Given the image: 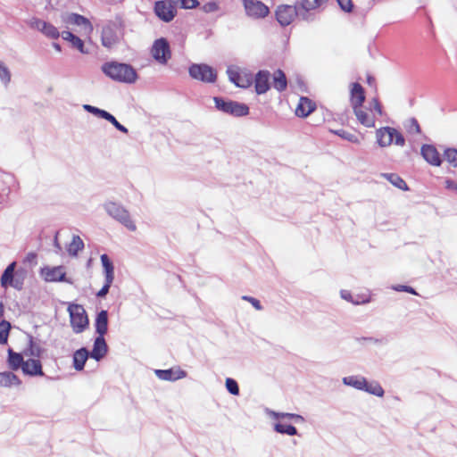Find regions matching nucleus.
<instances>
[{
	"label": "nucleus",
	"mask_w": 457,
	"mask_h": 457,
	"mask_svg": "<svg viewBox=\"0 0 457 457\" xmlns=\"http://www.w3.org/2000/svg\"><path fill=\"white\" fill-rule=\"evenodd\" d=\"M328 0H299L298 7L303 11L310 12L321 8Z\"/></svg>",
	"instance_id": "c85d7f7f"
},
{
	"label": "nucleus",
	"mask_w": 457,
	"mask_h": 457,
	"mask_svg": "<svg viewBox=\"0 0 457 457\" xmlns=\"http://www.w3.org/2000/svg\"><path fill=\"white\" fill-rule=\"evenodd\" d=\"M105 210L110 216L124 225L129 230L135 231L137 227L131 220L129 212L121 205L110 202L105 204Z\"/></svg>",
	"instance_id": "423d86ee"
},
{
	"label": "nucleus",
	"mask_w": 457,
	"mask_h": 457,
	"mask_svg": "<svg viewBox=\"0 0 457 457\" xmlns=\"http://www.w3.org/2000/svg\"><path fill=\"white\" fill-rule=\"evenodd\" d=\"M62 37L64 40L71 42V46L78 49L80 53H86L84 49V43L79 37L75 36L70 31H62Z\"/></svg>",
	"instance_id": "c756f323"
},
{
	"label": "nucleus",
	"mask_w": 457,
	"mask_h": 457,
	"mask_svg": "<svg viewBox=\"0 0 457 457\" xmlns=\"http://www.w3.org/2000/svg\"><path fill=\"white\" fill-rule=\"evenodd\" d=\"M229 80L237 87L247 88L253 84V75L238 67H228L227 71Z\"/></svg>",
	"instance_id": "6e6552de"
},
{
	"label": "nucleus",
	"mask_w": 457,
	"mask_h": 457,
	"mask_svg": "<svg viewBox=\"0 0 457 457\" xmlns=\"http://www.w3.org/2000/svg\"><path fill=\"white\" fill-rule=\"evenodd\" d=\"M330 132L340 137L341 138L345 139V140H347L349 142H352V143H355V144H359L360 143V138L358 137L357 135L353 134V133H351L347 130H345V129H337V130H333V129H330Z\"/></svg>",
	"instance_id": "72a5a7b5"
},
{
	"label": "nucleus",
	"mask_w": 457,
	"mask_h": 457,
	"mask_svg": "<svg viewBox=\"0 0 457 457\" xmlns=\"http://www.w3.org/2000/svg\"><path fill=\"white\" fill-rule=\"evenodd\" d=\"M369 302H370V295H365L361 301H355L354 303L359 304V303H366Z\"/></svg>",
	"instance_id": "bf43d9fd"
},
{
	"label": "nucleus",
	"mask_w": 457,
	"mask_h": 457,
	"mask_svg": "<svg viewBox=\"0 0 457 457\" xmlns=\"http://www.w3.org/2000/svg\"><path fill=\"white\" fill-rule=\"evenodd\" d=\"M278 416L282 417V418L287 417L289 419H300L301 418L300 415L294 414V413H280V414H278Z\"/></svg>",
	"instance_id": "4d7b16f0"
},
{
	"label": "nucleus",
	"mask_w": 457,
	"mask_h": 457,
	"mask_svg": "<svg viewBox=\"0 0 457 457\" xmlns=\"http://www.w3.org/2000/svg\"><path fill=\"white\" fill-rule=\"evenodd\" d=\"M102 71L111 79L120 82L133 83L137 78L135 69L125 63L106 62L102 66Z\"/></svg>",
	"instance_id": "f257e3e1"
},
{
	"label": "nucleus",
	"mask_w": 457,
	"mask_h": 457,
	"mask_svg": "<svg viewBox=\"0 0 457 457\" xmlns=\"http://www.w3.org/2000/svg\"><path fill=\"white\" fill-rule=\"evenodd\" d=\"M107 345L104 337H97L95 340L93 349L89 353L96 361H100L107 353Z\"/></svg>",
	"instance_id": "5701e85b"
},
{
	"label": "nucleus",
	"mask_w": 457,
	"mask_h": 457,
	"mask_svg": "<svg viewBox=\"0 0 457 457\" xmlns=\"http://www.w3.org/2000/svg\"><path fill=\"white\" fill-rule=\"evenodd\" d=\"M296 15V6L294 5H280L276 11L277 20L282 26L289 25Z\"/></svg>",
	"instance_id": "dca6fc26"
},
{
	"label": "nucleus",
	"mask_w": 457,
	"mask_h": 457,
	"mask_svg": "<svg viewBox=\"0 0 457 457\" xmlns=\"http://www.w3.org/2000/svg\"><path fill=\"white\" fill-rule=\"evenodd\" d=\"M376 138L380 147H387L392 144L398 146H403L405 139L403 134L395 128L382 127L376 130Z\"/></svg>",
	"instance_id": "20e7f679"
},
{
	"label": "nucleus",
	"mask_w": 457,
	"mask_h": 457,
	"mask_svg": "<svg viewBox=\"0 0 457 457\" xmlns=\"http://www.w3.org/2000/svg\"><path fill=\"white\" fill-rule=\"evenodd\" d=\"M362 390H365V391L369 392L370 394L374 395L378 397H382L384 395V389L379 385V383L375 382V381L368 382L366 380V386Z\"/></svg>",
	"instance_id": "f704fd0d"
},
{
	"label": "nucleus",
	"mask_w": 457,
	"mask_h": 457,
	"mask_svg": "<svg viewBox=\"0 0 457 457\" xmlns=\"http://www.w3.org/2000/svg\"><path fill=\"white\" fill-rule=\"evenodd\" d=\"M16 262H12L7 266V268L4 270L2 277H1V286L4 288H7L8 287H17L13 284V273L15 270Z\"/></svg>",
	"instance_id": "bb28decb"
},
{
	"label": "nucleus",
	"mask_w": 457,
	"mask_h": 457,
	"mask_svg": "<svg viewBox=\"0 0 457 457\" xmlns=\"http://www.w3.org/2000/svg\"><path fill=\"white\" fill-rule=\"evenodd\" d=\"M0 78L5 82H9L10 79H11V75H10L8 69L1 63H0Z\"/></svg>",
	"instance_id": "09e8293b"
},
{
	"label": "nucleus",
	"mask_w": 457,
	"mask_h": 457,
	"mask_svg": "<svg viewBox=\"0 0 457 457\" xmlns=\"http://www.w3.org/2000/svg\"><path fill=\"white\" fill-rule=\"evenodd\" d=\"M101 262L104 270L105 278L110 280L114 279V268L112 261L109 259L107 254L101 255Z\"/></svg>",
	"instance_id": "7c9ffc66"
},
{
	"label": "nucleus",
	"mask_w": 457,
	"mask_h": 457,
	"mask_svg": "<svg viewBox=\"0 0 457 457\" xmlns=\"http://www.w3.org/2000/svg\"><path fill=\"white\" fill-rule=\"evenodd\" d=\"M30 27L39 30L46 37L52 39H56L60 36L57 28H55L53 24L37 18H33L30 21Z\"/></svg>",
	"instance_id": "2eb2a0df"
},
{
	"label": "nucleus",
	"mask_w": 457,
	"mask_h": 457,
	"mask_svg": "<svg viewBox=\"0 0 457 457\" xmlns=\"http://www.w3.org/2000/svg\"><path fill=\"white\" fill-rule=\"evenodd\" d=\"M341 295L344 299H345L347 301H352V295L349 292L343 291L341 293Z\"/></svg>",
	"instance_id": "13d9d810"
},
{
	"label": "nucleus",
	"mask_w": 457,
	"mask_h": 457,
	"mask_svg": "<svg viewBox=\"0 0 457 457\" xmlns=\"http://www.w3.org/2000/svg\"><path fill=\"white\" fill-rule=\"evenodd\" d=\"M202 10L205 12H216L219 10V4L215 1L208 2L202 7Z\"/></svg>",
	"instance_id": "49530a36"
},
{
	"label": "nucleus",
	"mask_w": 457,
	"mask_h": 457,
	"mask_svg": "<svg viewBox=\"0 0 457 457\" xmlns=\"http://www.w3.org/2000/svg\"><path fill=\"white\" fill-rule=\"evenodd\" d=\"M445 188L447 190L456 192L457 193V181L452 179H446L445 181Z\"/></svg>",
	"instance_id": "603ef678"
},
{
	"label": "nucleus",
	"mask_w": 457,
	"mask_h": 457,
	"mask_svg": "<svg viewBox=\"0 0 457 457\" xmlns=\"http://www.w3.org/2000/svg\"><path fill=\"white\" fill-rule=\"evenodd\" d=\"M40 275L46 282H66L72 284V281L66 278L65 268L60 266H45L40 269Z\"/></svg>",
	"instance_id": "1a4fd4ad"
},
{
	"label": "nucleus",
	"mask_w": 457,
	"mask_h": 457,
	"mask_svg": "<svg viewBox=\"0 0 457 457\" xmlns=\"http://www.w3.org/2000/svg\"><path fill=\"white\" fill-rule=\"evenodd\" d=\"M101 118L110 121L118 130H120V132H123V133H128V129L126 127H124L123 125H121L117 120L116 118L112 115L111 113H109L108 112L104 111L101 112Z\"/></svg>",
	"instance_id": "c9c22d12"
},
{
	"label": "nucleus",
	"mask_w": 457,
	"mask_h": 457,
	"mask_svg": "<svg viewBox=\"0 0 457 457\" xmlns=\"http://www.w3.org/2000/svg\"><path fill=\"white\" fill-rule=\"evenodd\" d=\"M445 160L453 168L457 167V149L447 148L444 153Z\"/></svg>",
	"instance_id": "ea45409f"
},
{
	"label": "nucleus",
	"mask_w": 457,
	"mask_h": 457,
	"mask_svg": "<svg viewBox=\"0 0 457 457\" xmlns=\"http://www.w3.org/2000/svg\"><path fill=\"white\" fill-rule=\"evenodd\" d=\"M189 74L192 78L194 79H198L200 78V65L198 64H193L190 68H189Z\"/></svg>",
	"instance_id": "8fccbe9b"
},
{
	"label": "nucleus",
	"mask_w": 457,
	"mask_h": 457,
	"mask_svg": "<svg viewBox=\"0 0 457 457\" xmlns=\"http://www.w3.org/2000/svg\"><path fill=\"white\" fill-rule=\"evenodd\" d=\"M84 107L88 112H92L94 114H96L99 117L101 116V112H104V110L98 109V108H96L95 106H91V105H88V104H86Z\"/></svg>",
	"instance_id": "5fc2aeb1"
},
{
	"label": "nucleus",
	"mask_w": 457,
	"mask_h": 457,
	"mask_svg": "<svg viewBox=\"0 0 457 457\" xmlns=\"http://www.w3.org/2000/svg\"><path fill=\"white\" fill-rule=\"evenodd\" d=\"M120 37V29L116 24H108L102 30V44L111 48L117 44Z\"/></svg>",
	"instance_id": "ddd939ff"
},
{
	"label": "nucleus",
	"mask_w": 457,
	"mask_h": 457,
	"mask_svg": "<svg viewBox=\"0 0 457 457\" xmlns=\"http://www.w3.org/2000/svg\"><path fill=\"white\" fill-rule=\"evenodd\" d=\"M316 110V103L307 96H301L295 113L297 117L306 118Z\"/></svg>",
	"instance_id": "6ab92c4d"
},
{
	"label": "nucleus",
	"mask_w": 457,
	"mask_h": 457,
	"mask_svg": "<svg viewBox=\"0 0 457 457\" xmlns=\"http://www.w3.org/2000/svg\"><path fill=\"white\" fill-rule=\"evenodd\" d=\"M244 300L245 301H248L249 303H252V305L256 309V310H262V305L260 303V301L257 300L256 298H253V297H251V296H243L242 297Z\"/></svg>",
	"instance_id": "3c124183"
},
{
	"label": "nucleus",
	"mask_w": 457,
	"mask_h": 457,
	"mask_svg": "<svg viewBox=\"0 0 457 457\" xmlns=\"http://www.w3.org/2000/svg\"><path fill=\"white\" fill-rule=\"evenodd\" d=\"M385 177L395 187H398L399 189H402V190H407L408 189V186H407L406 182L401 177H399L398 175L391 173V174L385 175Z\"/></svg>",
	"instance_id": "4c0bfd02"
},
{
	"label": "nucleus",
	"mask_w": 457,
	"mask_h": 457,
	"mask_svg": "<svg viewBox=\"0 0 457 457\" xmlns=\"http://www.w3.org/2000/svg\"><path fill=\"white\" fill-rule=\"evenodd\" d=\"M68 22L80 27L79 32L83 36H89L93 31V26L89 20L80 14H71L68 18Z\"/></svg>",
	"instance_id": "aec40b11"
},
{
	"label": "nucleus",
	"mask_w": 457,
	"mask_h": 457,
	"mask_svg": "<svg viewBox=\"0 0 457 457\" xmlns=\"http://www.w3.org/2000/svg\"><path fill=\"white\" fill-rule=\"evenodd\" d=\"M216 79V71L208 65L202 64V81L214 82Z\"/></svg>",
	"instance_id": "473e14b6"
},
{
	"label": "nucleus",
	"mask_w": 457,
	"mask_h": 457,
	"mask_svg": "<svg viewBox=\"0 0 457 457\" xmlns=\"http://www.w3.org/2000/svg\"><path fill=\"white\" fill-rule=\"evenodd\" d=\"M246 14L253 19H262L270 13L269 7L258 0H243Z\"/></svg>",
	"instance_id": "9d476101"
},
{
	"label": "nucleus",
	"mask_w": 457,
	"mask_h": 457,
	"mask_svg": "<svg viewBox=\"0 0 457 457\" xmlns=\"http://www.w3.org/2000/svg\"><path fill=\"white\" fill-rule=\"evenodd\" d=\"M44 350L37 344L33 342V340L29 341L28 348H26L21 353H16L12 349L8 350V367L12 370H18L19 369H22L24 363L25 357H40L43 353Z\"/></svg>",
	"instance_id": "7ed1b4c3"
},
{
	"label": "nucleus",
	"mask_w": 457,
	"mask_h": 457,
	"mask_svg": "<svg viewBox=\"0 0 457 457\" xmlns=\"http://www.w3.org/2000/svg\"><path fill=\"white\" fill-rule=\"evenodd\" d=\"M365 90L360 83H353L350 89V104L353 109L363 105L365 101Z\"/></svg>",
	"instance_id": "a211bd4d"
},
{
	"label": "nucleus",
	"mask_w": 457,
	"mask_h": 457,
	"mask_svg": "<svg viewBox=\"0 0 457 457\" xmlns=\"http://www.w3.org/2000/svg\"><path fill=\"white\" fill-rule=\"evenodd\" d=\"M21 380L17 375L11 371L0 372V386L4 387H11L12 386H20Z\"/></svg>",
	"instance_id": "a878e982"
},
{
	"label": "nucleus",
	"mask_w": 457,
	"mask_h": 457,
	"mask_svg": "<svg viewBox=\"0 0 457 457\" xmlns=\"http://www.w3.org/2000/svg\"><path fill=\"white\" fill-rule=\"evenodd\" d=\"M346 385L352 386L357 389L362 390L366 386V379L364 378L348 377L344 378Z\"/></svg>",
	"instance_id": "e433bc0d"
},
{
	"label": "nucleus",
	"mask_w": 457,
	"mask_h": 457,
	"mask_svg": "<svg viewBox=\"0 0 457 457\" xmlns=\"http://www.w3.org/2000/svg\"><path fill=\"white\" fill-rule=\"evenodd\" d=\"M393 289L397 292H407L411 295H418V293L416 292V290L409 286L396 285V286H393Z\"/></svg>",
	"instance_id": "c03bdc74"
},
{
	"label": "nucleus",
	"mask_w": 457,
	"mask_h": 457,
	"mask_svg": "<svg viewBox=\"0 0 457 457\" xmlns=\"http://www.w3.org/2000/svg\"><path fill=\"white\" fill-rule=\"evenodd\" d=\"M54 244H55V245H56L58 248H60V245H59L58 240H57V235L55 236Z\"/></svg>",
	"instance_id": "e2e57ef3"
},
{
	"label": "nucleus",
	"mask_w": 457,
	"mask_h": 457,
	"mask_svg": "<svg viewBox=\"0 0 457 457\" xmlns=\"http://www.w3.org/2000/svg\"><path fill=\"white\" fill-rule=\"evenodd\" d=\"M274 428L278 433L287 434L288 436H295L297 433L295 427L290 424L277 423Z\"/></svg>",
	"instance_id": "58836bf2"
},
{
	"label": "nucleus",
	"mask_w": 457,
	"mask_h": 457,
	"mask_svg": "<svg viewBox=\"0 0 457 457\" xmlns=\"http://www.w3.org/2000/svg\"><path fill=\"white\" fill-rule=\"evenodd\" d=\"M154 12L160 20L170 22L177 14V7L170 1H157L154 4Z\"/></svg>",
	"instance_id": "f8f14e48"
},
{
	"label": "nucleus",
	"mask_w": 457,
	"mask_h": 457,
	"mask_svg": "<svg viewBox=\"0 0 457 457\" xmlns=\"http://www.w3.org/2000/svg\"><path fill=\"white\" fill-rule=\"evenodd\" d=\"M270 74L268 71H260L256 73L254 79H253V82H254L255 92L258 95H262L268 92L270 88Z\"/></svg>",
	"instance_id": "f3484780"
},
{
	"label": "nucleus",
	"mask_w": 457,
	"mask_h": 457,
	"mask_svg": "<svg viewBox=\"0 0 457 457\" xmlns=\"http://www.w3.org/2000/svg\"><path fill=\"white\" fill-rule=\"evenodd\" d=\"M411 129H413L415 133H420V127L415 119H411Z\"/></svg>",
	"instance_id": "6e6d98bb"
},
{
	"label": "nucleus",
	"mask_w": 457,
	"mask_h": 457,
	"mask_svg": "<svg viewBox=\"0 0 457 457\" xmlns=\"http://www.w3.org/2000/svg\"><path fill=\"white\" fill-rule=\"evenodd\" d=\"M340 7L345 12H351L353 10L352 0H337Z\"/></svg>",
	"instance_id": "de8ad7c7"
},
{
	"label": "nucleus",
	"mask_w": 457,
	"mask_h": 457,
	"mask_svg": "<svg viewBox=\"0 0 457 457\" xmlns=\"http://www.w3.org/2000/svg\"><path fill=\"white\" fill-rule=\"evenodd\" d=\"M155 374L160 379L170 381H175L186 376L185 371L178 367L169 370H156Z\"/></svg>",
	"instance_id": "4be33fe9"
},
{
	"label": "nucleus",
	"mask_w": 457,
	"mask_h": 457,
	"mask_svg": "<svg viewBox=\"0 0 457 457\" xmlns=\"http://www.w3.org/2000/svg\"><path fill=\"white\" fill-rule=\"evenodd\" d=\"M421 155L422 157L432 166H440L442 163V159L440 154L437 149L432 145H423L421 146Z\"/></svg>",
	"instance_id": "412c9836"
},
{
	"label": "nucleus",
	"mask_w": 457,
	"mask_h": 457,
	"mask_svg": "<svg viewBox=\"0 0 457 457\" xmlns=\"http://www.w3.org/2000/svg\"><path fill=\"white\" fill-rule=\"evenodd\" d=\"M0 328H1V331H0V342L1 343H6L8 333H9V330L11 328V325H10V323L8 321L3 320L0 323Z\"/></svg>",
	"instance_id": "79ce46f5"
},
{
	"label": "nucleus",
	"mask_w": 457,
	"mask_h": 457,
	"mask_svg": "<svg viewBox=\"0 0 457 457\" xmlns=\"http://www.w3.org/2000/svg\"><path fill=\"white\" fill-rule=\"evenodd\" d=\"M226 388L233 395H239V387L237 382L233 378H228L226 379Z\"/></svg>",
	"instance_id": "37998d69"
},
{
	"label": "nucleus",
	"mask_w": 457,
	"mask_h": 457,
	"mask_svg": "<svg viewBox=\"0 0 457 457\" xmlns=\"http://www.w3.org/2000/svg\"><path fill=\"white\" fill-rule=\"evenodd\" d=\"M215 106L218 110L234 116H245L249 113V107L245 104L232 100H224L220 97L213 98Z\"/></svg>",
	"instance_id": "0eeeda50"
},
{
	"label": "nucleus",
	"mask_w": 457,
	"mask_h": 457,
	"mask_svg": "<svg viewBox=\"0 0 457 457\" xmlns=\"http://www.w3.org/2000/svg\"><path fill=\"white\" fill-rule=\"evenodd\" d=\"M4 314V306L2 302H0V318H2Z\"/></svg>",
	"instance_id": "052dcab7"
},
{
	"label": "nucleus",
	"mask_w": 457,
	"mask_h": 457,
	"mask_svg": "<svg viewBox=\"0 0 457 457\" xmlns=\"http://www.w3.org/2000/svg\"><path fill=\"white\" fill-rule=\"evenodd\" d=\"M96 331L98 337H104L108 329V312L105 310L101 311L96 318Z\"/></svg>",
	"instance_id": "b1692460"
},
{
	"label": "nucleus",
	"mask_w": 457,
	"mask_h": 457,
	"mask_svg": "<svg viewBox=\"0 0 457 457\" xmlns=\"http://www.w3.org/2000/svg\"><path fill=\"white\" fill-rule=\"evenodd\" d=\"M22 366V372L30 377H42L45 375L40 357H26Z\"/></svg>",
	"instance_id": "4468645a"
},
{
	"label": "nucleus",
	"mask_w": 457,
	"mask_h": 457,
	"mask_svg": "<svg viewBox=\"0 0 457 457\" xmlns=\"http://www.w3.org/2000/svg\"><path fill=\"white\" fill-rule=\"evenodd\" d=\"M53 46L54 47V49H55L56 51H58V52H60V51H61V46H60V45H59V44H57V43H54V44H53Z\"/></svg>",
	"instance_id": "680f3d73"
},
{
	"label": "nucleus",
	"mask_w": 457,
	"mask_h": 457,
	"mask_svg": "<svg viewBox=\"0 0 457 457\" xmlns=\"http://www.w3.org/2000/svg\"><path fill=\"white\" fill-rule=\"evenodd\" d=\"M84 248V243L79 236H73L71 242L68 246V253L71 256H76L79 251Z\"/></svg>",
	"instance_id": "2f4dec72"
},
{
	"label": "nucleus",
	"mask_w": 457,
	"mask_h": 457,
	"mask_svg": "<svg viewBox=\"0 0 457 457\" xmlns=\"http://www.w3.org/2000/svg\"><path fill=\"white\" fill-rule=\"evenodd\" d=\"M173 5L185 9L194 8L198 5L197 0H169Z\"/></svg>",
	"instance_id": "a19ab883"
},
{
	"label": "nucleus",
	"mask_w": 457,
	"mask_h": 457,
	"mask_svg": "<svg viewBox=\"0 0 457 457\" xmlns=\"http://www.w3.org/2000/svg\"><path fill=\"white\" fill-rule=\"evenodd\" d=\"M370 105L373 110H367L362 106L353 109V113L360 124L362 126L371 129L376 125V117L373 112H375L378 116L384 115L383 106L379 102L378 98L374 97L370 101Z\"/></svg>",
	"instance_id": "f03ea898"
},
{
	"label": "nucleus",
	"mask_w": 457,
	"mask_h": 457,
	"mask_svg": "<svg viewBox=\"0 0 457 457\" xmlns=\"http://www.w3.org/2000/svg\"><path fill=\"white\" fill-rule=\"evenodd\" d=\"M153 57L161 63H166L171 56L170 45L165 38H160L154 41L152 50Z\"/></svg>",
	"instance_id": "9b49d317"
},
{
	"label": "nucleus",
	"mask_w": 457,
	"mask_h": 457,
	"mask_svg": "<svg viewBox=\"0 0 457 457\" xmlns=\"http://www.w3.org/2000/svg\"><path fill=\"white\" fill-rule=\"evenodd\" d=\"M37 253L33 252L29 253L25 257L24 262L35 265L37 264Z\"/></svg>",
	"instance_id": "864d4df0"
},
{
	"label": "nucleus",
	"mask_w": 457,
	"mask_h": 457,
	"mask_svg": "<svg viewBox=\"0 0 457 457\" xmlns=\"http://www.w3.org/2000/svg\"><path fill=\"white\" fill-rule=\"evenodd\" d=\"M72 330L79 334L87 328L89 321L84 307L78 303H70L67 309Z\"/></svg>",
	"instance_id": "39448f33"
},
{
	"label": "nucleus",
	"mask_w": 457,
	"mask_h": 457,
	"mask_svg": "<svg viewBox=\"0 0 457 457\" xmlns=\"http://www.w3.org/2000/svg\"><path fill=\"white\" fill-rule=\"evenodd\" d=\"M88 355L90 354L86 348H80L74 353L73 365L77 370H83Z\"/></svg>",
	"instance_id": "cd10ccee"
},
{
	"label": "nucleus",
	"mask_w": 457,
	"mask_h": 457,
	"mask_svg": "<svg viewBox=\"0 0 457 457\" xmlns=\"http://www.w3.org/2000/svg\"><path fill=\"white\" fill-rule=\"evenodd\" d=\"M272 86L278 92H283L287 89V79L285 72L282 70L278 69L273 72Z\"/></svg>",
	"instance_id": "393cba45"
},
{
	"label": "nucleus",
	"mask_w": 457,
	"mask_h": 457,
	"mask_svg": "<svg viewBox=\"0 0 457 457\" xmlns=\"http://www.w3.org/2000/svg\"><path fill=\"white\" fill-rule=\"evenodd\" d=\"M113 280H110L108 278H105V283L103 286V287L96 293L97 297H104L111 287V285L112 284Z\"/></svg>",
	"instance_id": "a18cd8bd"
}]
</instances>
